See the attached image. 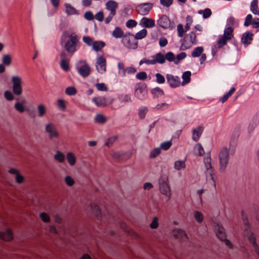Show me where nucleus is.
<instances>
[{"mask_svg":"<svg viewBox=\"0 0 259 259\" xmlns=\"http://www.w3.org/2000/svg\"><path fill=\"white\" fill-rule=\"evenodd\" d=\"M155 77L156 78V82L159 84L164 83L165 81L164 77L161 74L157 73L155 74Z\"/></svg>","mask_w":259,"mask_h":259,"instance_id":"obj_54","label":"nucleus"},{"mask_svg":"<svg viewBox=\"0 0 259 259\" xmlns=\"http://www.w3.org/2000/svg\"><path fill=\"white\" fill-rule=\"evenodd\" d=\"M60 66L64 71H68L69 69V60H63L60 61Z\"/></svg>","mask_w":259,"mask_h":259,"instance_id":"obj_53","label":"nucleus"},{"mask_svg":"<svg viewBox=\"0 0 259 259\" xmlns=\"http://www.w3.org/2000/svg\"><path fill=\"white\" fill-rule=\"evenodd\" d=\"M160 4L164 7L169 8L173 3L172 0H159Z\"/></svg>","mask_w":259,"mask_h":259,"instance_id":"obj_60","label":"nucleus"},{"mask_svg":"<svg viewBox=\"0 0 259 259\" xmlns=\"http://www.w3.org/2000/svg\"><path fill=\"white\" fill-rule=\"evenodd\" d=\"M151 92L154 98L161 97L164 94L163 91L159 87L152 89Z\"/></svg>","mask_w":259,"mask_h":259,"instance_id":"obj_29","label":"nucleus"},{"mask_svg":"<svg viewBox=\"0 0 259 259\" xmlns=\"http://www.w3.org/2000/svg\"><path fill=\"white\" fill-rule=\"evenodd\" d=\"M66 158L68 162L71 165H73L76 162V157L72 152H68L66 155Z\"/></svg>","mask_w":259,"mask_h":259,"instance_id":"obj_36","label":"nucleus"},{"mask_svg":"<svg viewBox=\"0 0 259 259\" xmlns=\"http://www.w3.org/2000/svg\"><path fill=\"white\" fill-rule=\"evenodd\" d=\"M199 14H202L204 19H207L210 17L212 14L211 11L209 8H206L204 10H199L198 11Z\"/></svg>","mask_w":259,"mask_h":259,"instance_id":"obj_41","label":"nucleus"},{"mask_svg":"<svg viewBox=\"0 0 259 259\" xmlns=\"http://www.w3.org/2000/svg\"><path fill=\"white\" fill-rule=\"evenodd\" d=\"M147 34V30L144 28L138 32L134 36V37L136 40L137 39H141L145 37Z\"/></svg>","mask_w":259,"mask_h":259,"instance_id":"obj_37","label":"nucleus"},{"mask_svg":"<svg viewBox=\"0 0 259 259\" xmlns=\"http://www.w3.org/2000/svg\"><path fill=\"white\" fill-rule=\"evenodd\" d=\"M203 48L202 47H197L195 48L191 53V56L193 58L198 57L201 56L203 52Z\"/></svg>","mask_w":259,"mask_h":259,"instance_id":"obj_34","label":"nucleus"},{"mask_svg":"<svg viewBox=\"0 0 259 259\" xmlns=\"http://www.w3.org/2000/svg\"><path fill=\"white\" fill-rule=\"evenodd\" d=\"M92 102L98 107H104L107 104V99L104 97H97L92 99Z\"/></svg>","mask_w":259,"mask_h":259,"instance_id":"obj_20","label":"nucleus"},{"mask_svg":"<svg viewBox=\"0 0 259 259\" xmlns=\"http://www.w3.org/2000/svg\"><path fill=\"white\" fill-rule=\"evenodd\" d=\"M76 90L73 87H67L65 90V93L68 96H73L76 94Z\"/></svg>","mask_w":259,"mask_h":259,"instance_id":"obj_51","label":"nucleus"},{"mask_svg":"<svg viewBox=\"0 0 259 259\" xmlns=\"http://www.w3.org/2000/svg\"><path fill=\"white\" fill-rule=\"evenodd\" d=\"M194 214L195 220L198 223H201L202 222L203 220V215L202 213L199 211L196 210L194 211Z\"/></svg>","mask_w":259,"mask_h":259,"instance_id":"obj_49","label":"nucleus"},{"mask_svg":"<svg viewBox=\"0 0 259 259\" xmlns=\"http://www.w3.org/2000/svg\"><path fill=\"white\" fill-rule=\"evenodd\" d=\"M174 236L176 238L182 240H185L187 239V236L185 232L182 229H175L174 231Z\"/></svg>","mask_w":259,"mask_h":259,"instance_id":"obj_23","label":"nucleus"},{"mask_svg":"<svg viewBox=\"0 0 259 259\" xmlns=\"http://www.w3.org/2000/svg\"><path fill=\"white\" fill-rule=\"evenodd\" d=\"M167 181L166 177H162L159 180V185L160 192L167 197L166 201H168L171 197V192Z\"/></svg>","mask_w":259,"mask_h":259,"instance_id":"obj_5","label":"nucleus"},{"mask_svg":"<svg viewBox=\"0 0 259 259\" xmlns=\"http://www.w3.org/2000/svg\"><path fill=\"white\" fill-rule=\"evenodd\" d=\"M96 67L98 72L100 73H103L106 71V59L103 56L97 58Z\"/></svg>","mask_w":259,"mask_h":259,"instance_id":"obj_13","label":"nucleus"},{"mask_svg":"<svg viewBox=\"0 0 259 259\" xmlns=\"http://www.w3.org/2000/svg\"><path fill=\"white\" fill-rule=\"evenodd\" d=\"M187 56V54L185 52H181L178 54L176 57L175 56V64H178L179 62L184 59Z\"/></svg>","mask_w":259,"mask_h":259,"instance_id":"obj_43","label":"nucleus"},{"mask_svg":"<svg viewBox=\"0 0 259 259\" xmlns=\"http://www.w3.org/2000/svg\"><path fill=\"white\" fill-rule=\"evenodd\" d=\"M76 69L79 75L84 78L88 77L91 73V68L86 63L81 66H77Z\"/></svg>","mask_w":259,"mask_h":259,"instance_id":"obj_14","label":"nucleus"},{"mask_svg":"<svg viewBox=\"0 0 259 259\" xmlns=\"http://www.w3.org/2000/svg\"><path fill=\"white\" fill-rule=\"evenodd\" d=\"M54 158L60 162H63L65 160L64 155L59 151H57Z\"/></svg>","mask_w":259,"mask_h":259,"instance_id":"obj_48","label":"nucleus"},{"mask_svg":"<svg viewBox=\"0 0 259 259\" xmlns=\"http://www.w3.org/2000/svg\"><path fill=\"white\" fill-rule=\"evenodd\" d=\"M253 34L249 31H246L242 34L241 42L245 46L250 44L253 39Z\"/></svg>","mask_w":259,"mask_h":259,"instance_id":"obj_16","label":"nucleus"},{"mask_svg":"<svg viewBox=\"0 0 259 259\" xmlns=\"http://www.w3.org/2000/svg\"><path fill=\"white\" fill-rule=\"evenodd\" d=\"M117 68L118 70V74L122 77L125 76L126 68L125 67L124 64L122 62H118L117 64Z\"/></svg>","mask_w":259,"mask_h":259,"instance_id":"obj_39","label":"nucleus"},{"mask_svg":"<svg viewBox=\"0 0 259 259\" xmlns=\"http://www.w3.org/2000/svg\"><path fill=\"white\" fill-rule=\"evenodd\" d=\"M105 44L102 41H95L93 44V49L95 51H100L104 46Z\"/></svg>","mask_w":259,"mask_h":259,"instance_id":"obj_33","label":"nucleus"},{"mask_svg":"<svg viewBox=\"0 0 259 259\" xmlns=\"http://www.w3.org/2000/svg\"><path fill=\"white\" fill-rule=\"evenodd\" d=\"M65 182L68 186H72L74 184V181L72 177L67 176L65 178Z\"/></svg>","mask_w":259,"mask_h":259,"instance_id":"obj_63","label":"nucleus"},{"mask_svg":"<svg viewBox=\"0 0 259 259\" xmlns=\"http://www.w3.org/2000/svg\"><path fill=\"white\" fill-rule=\"evenodd\" d=\"M12 62V58L9 55H4L2 58L3 64L6 66H9L11 64Z\"/></svg>","mask_w":259,"mask_h":259,"instance_id":"obj_45","label":"nucleus"},{"mask_svg":"<svg viewBox=\"0 0 259 259\" xmlns=\"http://www.w3.org/2000/svg\"><path fill=\"white\" fill-rule=\"evenodd\" d=\"M197 44L196 35L194 32L191 31L184 37L180 48L181 50L190 48L192 45Z\"/></svg>","mask_w":259,"mask_h":259,"instance_id":"obj_3","label":"nucleus"},{"mask_svg":"<svg viewBox=\"0 0 259 259\" xmlns=\"http://www.w3.org/2000/svg\"><path fill=\"white\" fill-rule=\"evenodd\" d=\"M253 19L252 15L251 14H248L245 18L244 25L247 27L252 24Z\"/></svg>","mask_w":259,"mask_h":259,"instance_id":"obj_55","label":"nucleus"},{"mask_svg":"<svg viewBox=\"0 0 259 259\" xmlns=\"http://www.w3.org/2000/svg\"><path fill=\"white\" fill-rule=\"evenodd\" d=\"M45 131L49 134V138L50 140L57 138L59 137V133L55 125L52 123H48L46 125Z\"/></svg>","mask_w":259,"mask_h":259,"instance_id":"obj_11","label":"nucleus"},{"mask_svg":"<svg viewBox=\"0 0 259 259\" xmlns=\"http://www.w3.org/2000/svg\"><path fill=\"white\" fill-rule=\"evenodd\" d=\"M147 75L146 72L142 71L136 74V78L139 80H145L147 78Z\"/></svg>","mask_w":259,"mask_h":259,"instance_id":"obj_61","label":"nucleus"},{"mask_svg":"<svg viewBox=\"0 0 259 259\" xmlns=\"http://www.w3.org/2000/svg\"><path fill=\"white\" fill-rule=\"evenodd\" d=\"M219 159L220 170L221 172H224L228 165L229 159V150L227 147H224L221 150L219 154Z\"/></svg>","mask_w":259,"mask_h":259,"instance_id":"obj_4","label":"nucleus"},{"mask_svg":"<svg viewBox=\"0 0 259 259\" xmlns=\"http://www.w3.org/2000/svg\"><path fill=\"white\" fill-rule=\"evenodd\" d=\"M140 24L145 28H152L155 25V21L151 18L143 17L140 21Z\"/></svg>","mask_w":259,"mask_h":259,"instance_id":"obj_17","label":"nucleus"},{"mask_svg":"<svg viewBox=\"0 0 259 259\" xmlns=\"http://www.w3.org/2000/svg\"><path fill=\"white\" fill-rule=\"evenodd\" d=\"M172 143L170 141L164 142L161 144L160 148L167 150L170 147Z\"/></svg>","mask_w":259,"mask_h":259,"instance_id":"obj_56","label":"nucleus"},{"mask_svg":"<svg viewBox=\"0 0 259 259\" xmlns=\"http://www.w3.org/2000/svg\"><path fill=\"white\" fill-rule=\"evenodd\" d=\"M164 59L165 61L167 60L169 62H174V63L175 54L171 52H168L164 55Z\"/></svg>","mask_w":259,"mask_h":259,"instance_id":"obj_50","label":"nucleus"},{"mask_svg":"<svg viewBox=\"0 0 259 259\" xmlns=\"http://www.w3.org/2000/svg\"><path fill=\"white\" fill-rule=\"evenodd\" d=\"M236 89L235 88L233 87L232 88H231V89L229 90V91L225 94L223 97L222 98H221V99L220 100V101L222 102V103H225L226 101H227L228 99V98L231 96H232V95L234 93V92L235 91Z\"/></svg>","mask_w":259,"mask_h":259,"instance_id":"obj_38","label":"nucleus"},{"mask_svg":"<svg viewBox=\"0 0 259 259\" xmlns=\"http://www.w3.org/2000/svg\"><path fill=\"white\" fill-rule=\"evenodd\" d=\"M166 80L167 83L172 88H176L179 87L181 84L180 77L172 74H167L166 75Z\"/></svg>","mask_w":259,"mask_h":259,"instance_id":"obj_12","label":"nucleus"},{"mask_svg":"<svg viewBox=\"0 0 259 259\" xmlns=\"http://www.w3.org/2000/svg\"><path fill=\"white\" fill-rule=\"evenodd\" d=\"M112 35L115 38H120L124 36L123 31L120 27H116L113 31Z\"/></svg>","mask_w":259,"mask_h":259,"instance_id":"obj_27","label":"nucleus"},{"mask_svg":"<svg viewBox=\"0 0 259 259\" xmlns=\"http://www.w3.org/2000/svg\"><path fill=\"white\" fill-rule=\"evenodd\" d=\"M250 11L254 15L259 16L258 0H252L250 4Z\"/></svg>","mask_w":259,"mask_h":259,"instance_id":"obj_25","label":"nucleus"},{"mask_svg":"<svg viewBox=\"0 0 259 259\" xmlns=\"http://www.w3.org/2000/svg\"><path fill=\"white\" fill-rule=\"evenodd\" d=\"M4 97L8 101H11L14 99V96L10 91H6L4 93Z\"/></svg>","mask_w":259,"mask_h":259,"instance_id":"obj_58","label":"nucleus"},{"mask_svg":"<svg viewBox=\"0 0 259 259\" xmlns=\"http://www.w3.org/2000/svg\"><path fill=\"white\" fill-rule=\"evenodd\" d=\"M229 40L228 38L221 35L220 36L219 40L217 41V46L219 49L221 48L227 44V41Z\"/></svg>","mask_w":259,"mask_h":259,"instance_id":"obj_40","label":"nucleus"},{"mask_svg":"<svg viewBox=\"0 0 259 259\" xmlns=\"http://www.w3.org/2000/svg\"><path fill=\"white\" fill-rule=\"evenodd\" d=\"M191 73L189 71H185L182 75L183 82L182 84L183 85L187 84L190 82L191 80Z\"/></svg>","mask_w":259,"mask_h":259,"instance_id":"obj_32","label":"nucleus"},{"mask_svg":"<svg viewBox=\"0 0 259 259\" xmlns=\"http://www.w3.org/2000/svg\"><path fill=\"white\" fill-rule=\"evenodd\" d=\"M248 239L250 243L252 244L254 250L259 258V246L256 242V238L254 234L252 233H250L248 236Z\"/></svg>","mask_w":259,"mask_h":259,"instance_id":"obj_21","label":"nucleus"},{"mask_svg":"<svg viewBox=\"0 0 259 259\" xmlns=\"http://www.w3.org/2000/svg\"><path fill=\"white\" fill-rule=\"evenodd\" d=\"M203 131V127L199 126L196 128H194L192 130V139L195 142H197L200 136H201Z\"/></svg>","mask_w":259,"mask_h":259,"instance_id":"obj_18","label":"nucleus"},{"mask_svg":"<svg viewBox=\"0 0 259 259\" xmlns=\"http://www.w3.org/2000/svg\"><path fill=\"white\" fill-rule=\"evenodd\" d=\"M148 111V109L145 106H141L139 109V116L141 119H144Z\"/></svg>","mask_w":259,"mask_h":259,"instance_id":"obj_46","label":"nucleus"},{"mask_svg":"<svg viewBox=\"0 0 259 259\" xmlns=\"http://www.w3.org/2000/svg\"><path fill=\"white\" fill-rule=\"evenodd\" d=\"M158 25L163 29H170L174 28L173 23L170 21L169 17L165 15H162L157 21Z\"/></svg>","mask_w":259,"mask_h":259,"instance_id":"obj_9","label":"nucleus"},{"mask_svg":"<svg viewBox=\"0 0 259 259\" xmlns=\"http://www.w3.org/2000/svg\"><path fill=\"white\" fill-rule=\"evenodd\" d=\"M175 168L178 170L184 169L186 167V164L184 161L178 160L175 162L174 163Z\"/></svg>","mask_w":259,"mask_h":259,"instance_id":"obj_42","label":"nucleus"},{"mask_svg":"<svg viewBox=\"0 0 259 259\" xmlns=\"http://www.w3.org/2000/svg\"><path fill=\"white\" fill-rule=\"evenodd\" d=\"M13 238L12 232L10 229H7L5 232H0V238L5 241H11Z\"/></svg>","mask_w":259,"mask_h":259,"instance_id":"obj_22","label":"nucleus"},{"mask_svg":"<svg viewBox=\"0 0 259 259\" xmlns=\"http://www.w3.org/2000/svg\"><path fill=\"white\" fill-rule=\"evenodd\" d=\"M65 6L66 8V13L68 15L77 14V11L73 7H72L69 4L66 3L65 4Z\"/></svg>","mask_w":259,"mask_h":259,"instance_id":"obj_30","label":"nucleus"},{"mask_svg":"<svg viewBox=\"0 0 259 259\" xmlns=\"http://www.w3.org/2000/svg\"><path fill=\"white\" fill-rule=\"evenodd\" d=\"M215 231L217 236L220 240L225 242L226 245L229 247L231 248L233 247L232 243L226 238L225 230L222 226L217 224L215 226Z\"/></svg>","mask_w":259,"mask_h":259,"instance_id":"obj_7","label":"nucleus"},{"mask_svg":"<svg viewBox=\"0 0 259 259\" xmlns=\"http://www.w3.org/2000/svg\"><path fill=\"white\" fill-rule=\"evenodd\" d=\"M233 31L234 28L232 26H229L225 29L222 36L230 40L233 37Z\"/></svg>","mask_w":259,"mask_h":259,"instance_id":"obj_26","label":"nucleus"},{"mask_svg":"<svg viewBox=\"0 0 259 259\" xmlns=\"http://www.w3.org/2000/svg\"><path fill=\"white\" fill-rule=\"evenodd\" d=\"M57 106L62 111H63L66 108L65 102L62 99H59L57 101Z\"/></svg>","mask_w":259,"mask_h":259,"instance_id":"obj_59","label":"nucleus"},{"mask_svg":"<svg viewBox=\"0 0 259 259\" xmlns=\"http://www.w3.org/2000/svg\"><path fill=\"white\" fill-rule=\"evenodd\" d=\"M161 150L160 148H156L153 149L150 154L151 158H155L158 154H160Z\"/></svg>","mask_w":259,"mask_h":259,"instance_id":"obj_57","label":"nucleus"},{"mask_svg":"<svg viewBox=\"0 0 259 259\" xmlns=\"http://www.w3.org/2000/svg\"><path fill=\"white\" fill-rule=\"evenodd\" d=\"M122 42L124 46L128 49H136L138 47V41L136 40L134 35L130 33L124 35Z\"/></svg>","mask_w":259,"mask_h":259,"instance_id":"obj_6","label":"nucleus"},{"mask_svg":"<svg viewBox=\"0 0 259 259\" xmlns=\"http://www.w3.org/2000/svg\"><path fill=\"white\" fill-rule=\"evenodd\" d=\"M25 103V100H22L21 102H17L14 105L15 109L20 113H23L25 110V107L23 104Z\"/></svg>","mask_w":259,"mask_h":259,"instance_id":"obj_31","label":"nucleus"},{"mask_svg":"<svg viewBox=\"0 0 259 259\" xmlns=\"http://www.w3.org/2000/svg\"><path fill=\"white\" fill-rule=\"evenodd\" d=\"M96 87L98 91H107V88L104 83H97L96 84Z\"/></svg>","mask_w":259,"mask_h":259,"instance_id":"obj_62","label":"nucleus"},{"mask_svg":"<svg viewBox=\"0 0 259 259\" xmlns=\"http://www.w3.org/2000/svg\"><path fill=\"white\" fill-rule=\"evenodd\" d=\"M83 42L89 46H93V40L90 36H83L82 38Z\"/></svg>","mask_w":259,"mask_h":259,"instance_id":"obj_64","label":"nucleus"},{"mask_svg":"<svg viewBox=\"0 0 259 259\" xmlns=\"http://www.w3.org/2000/svg\"><path fill=\"white\" fill-rule=\"evenodd\" d=\"M78 36L73 33L69 34L67 32H63L60 39V43L68 54L72 56L78 49Z\"/></svg>","mask_w":259,"mask_h":259,"instance_id":"obj_1","label":"nucleus"},{"mask_svg":"<svg viewBox=\"0 0 259 259\" xmlns=\"http://www.w3.org/2000/svg\"><path fill=\"white\" fill-rule=\"evenodd\" d=\"M135 96L140 100H145L148 98L147 85L142 82L137 83L135 85Z\"/></svg>","mask_w":259,"mask_h":259,"instance_id":"obj_2","label":"nucleus"},{"mask_svg":"<svg viewBox=\"0 0 259 259\" xmlns=\"http://www.w3.org/2000/svg\"><path fill=\"white\" fill-rule=\"evenodd\" d=\"M12 82L13 93L17 96L20 95L22 92L21 78L18 76H14L12 77Z\"/></svg>","mask_w":259,"mask_h":259,"instance_id":"obj_8","label":"nucleus"},{"mask_svg":"<svg viewBox=\"0 0 259 259\" xmlns=\"http://www.w3.org/2000/svg\"><path fill=\"white\" fill-rule=\"evenodd\" d=\"M90 207L95 217L98 219H100L101 218V211L99 206L94 204H91Z\"/></svg>","mask_w":259,"mask_h":259,"instance_id":"obj_28","label":"nucleus"},{"mask_svg":"<svg viewBox=\"0 0 259 259\" xmlns=\"http://www.w3.org/2000/svg\"><path fill=\"white\" fill-rule=\"evenodd\" d=\"M95 120L97 123H104L106 121V117L101 114H97L95 117Z\"/></svg>","mask_w":259,"mask_h":259,"instance_id":"obj_47","label":"nucleus"},{"mask_svg":"<svg viewBox=\"0 0 259 259\" xmlns=\"http://www.w3.org/2000/svg\"><path fill=\"white\" fill-rule=\"evenodd\" d=\"M37 110L39 117H42L47 112V108L45 105L42 104H40L37 106Z\"/></svg>","mask_w":259,"mask_h":259,"instance_id":"obj_35","label":"nucleus"},{"mask_svg":"<svg viewBox=\"0 0 259 259\" xmlns=\"http://www.w3.org/2000/svg\"><path fill=\"white\" fill-rule=\"evenodd\" d=\"M106 8L110 13L116 14V10L118 8V4L114 1L109 0L106 4Z\"/></svg>","mask_w":259,"mask_h":259,"instance_id":"obj_19","label":"nucleus"},{"mask_svg":"<svg viewBox=\"0 0 259 259\" xmlns=\"http://www.w3.org/2000/svg\"><path fill=\"white\" fill-rule=\"evenodd\" d=\"M204 163L205 164V166L206 169H207V173L209 175L210 177V179L212 181L213 185L214 187L215 186V181L214 180V178L213 177V170L212 169L211 164V158L210 157H205L204 158Z\"/></svg>","mask_w":259,"mask_h":259,"instance_id":"obj_15","label":"nucleus"},{"mask_svg":"<svg viewBox=\"0 0 259 259\" xmlns=\"http://www.w3.org/2000/svg\"><path fill=\"white\" fill-rule=\"evenodd\" d=\"M227 25L229 26H238V23L235 18L232 16L230 17L227 21Z\"/></svg>","mask_w":259,"mask_h":259,"instance_id":"obj_52","label":"nucleus"},{"mask_svg":"<svg viewBox=\"0 0 259 259\" xmlns=\"http://www.w3.org/2000/svg\"><path fill=\"white\" fill-rule=\"evenodd\" d=\"M153 4L151 3H145L138 5L136 7L137 12L143 16L147 15L153 8Z\"/></svg>","mask_w":259,"mask_h":259,"instance_id":"obj_10","label":"nucleus"},{"mask_svg":"<svg viewBox=\"0 0 259 259\" xmlns=\"http://www.w3.org/2000/svg\"><path fill=\"white\" fill-rule=\"evenodd\" d=\"M151 57L153 58L152 60L154 65L156 63L162 64L165 63L164 55L161 52L158 53L155 55L152 56Z\"/></svg>","mask_w":259,"mask_h":259,"instance_id":"obj_24","label":"nucleus"},{"mask_svg":"<svg viewBox=\"0 0 259 259\" xmlns=\"http://www.w3.org/2000/svg\"><path fill=\"white\" fill-rule=\"evenodd\" d=\"M118 99L121 102H131L132 99L131 96L127 94H121L118 97Z\"/></svg>","mask_w":259,"mask_h":259,"instance_id":"obj_44","label":"nucleus"}]
</instances>
